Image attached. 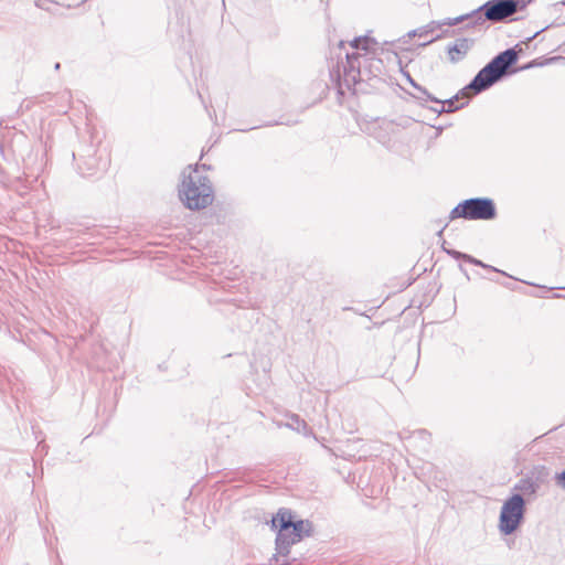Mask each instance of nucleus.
<instances>
[{
  "label": "nucleus",
  "instance_id": "12",
  "mask_svg": "<svg viewBox=\"0 0 565 565\" xmlns=\"http://www.w3.org/2000/svg\"><path fill=\"white\" fill-rule=\"evenodd\" d=\"M413 87L417 90V95H415V97L417 99H420V100H430V102H434V103H440V99L434 97L431 94L428 93V90L420 86L419 84L417 83H413Z\"/></svg>",
  "mask_w": 565,
  "mask_h": 565
},
{
  "label": "nucleus",
  "instance_id": "15",
  "mask_svg": "<svg viewBox=\"0 0 565 565\" xmlns=\"http://www.w3.org/2000/svg\"><path fill=\"white\" fill-rule=\"evenodd\" d=\"M555 480H556L557 486H559L561 488H563L565 490V470L562 471L561 473H557L555 476Z\"/></svg>",
  "mask_w": 565,
  "mask_h": 565
},
{
  "label": "nucleus",
  "instance_id": "23",
  "mask_svg": "<svg viewBox=\"0 0 565 565\" xmlns=\"http://www.w3.org/2000/svg\"><path fill=\"white\" fill-rule=\"evenodd\" d=\"M559 289H564L565 290V287H561Z\"/></svg>",
  "mask_w": 565,
  "mask_h": 565
},
{
  "label": "nucleus",
  "instance_id": "13",
  "mask_svg": "<svg viewBox=\"0 0 565 565\" xmlns=\"http://www.w3.org/2000/svg\"><path fill=\"white\" fill-rule=\"evenodd\" d=\"M459 99L458 96H455L452 98H449L445 102L440 100L439 104H441L440 110H438V114L441 113H452L457 109H459L461 106H457L456 102Z\"/></svg>",
  "mask_w": 565,
  "mask_h": 565
},
{
  "label": "nucleus",
  "instance_id": "20",
  "mask_svg": "<svg viewBox=\"0 0 565 565\" xmlns=\"http://www.w3.org/2000/svg\"><path fill=\"white\" fill-rule=\"evenodd\" d=\"M434 41H435V39H431V40H429V41L425 42L423 45H427V44H429V43H433Z\"/></svg>",
  "mask_w": 565,
  "mask_h": 565
},
{
  "label": "nucleus",
  "instance_id": "16",
  "mask_svg": "<svg viewBox=\"0 0 565 565\" xmlns=\"http://www.w3.org/2000/svg\"><path fill=\"white\" fill-rule=\"evenodd\" d=\"M429 32V30H424V31H413L409 33V35H419V36H425L427 33Z\"/></svg>",
  "mask_w": 565,
  "mask_h": 565
},
{
  "label": "nucleus",
  "instance_id": "14",
  "mask_svg": "<svg viewBox=\"0 0 565 565\" xmlns=\"http://www.w3.org/2000/svg\"><path fill=\"white\" fill-rule=\"evenodd\" d=\"M370 38L367 36H360L355 38L353 41L350 42L351 47L355 50H363L366 51L369 49Z\"/></svg>",
  "mask_w": 565,
  "mask_h": 565
},
{
  "label": "nucleus",
  "instance_id": "22",
  "mask_svg": "<svg viewBox=\"0 0 565 565\" xmlns=\"http://www.w3.org/2000/svg\"><path fill=\"white\" fill-rule=\"evenodd\" d=\"M343 45H344V42L340 41V47H342Z\"/></svg>",
  "mask_w": 565,
  "mask_h": 565
},
{
  "label": "nucleus",
  "instance_id": "7",
  "mask_svg": "<svg viewBox=\"0 0 565 565\" xmlns=\"http://www.w3.org/2000/svg\"><path fill=\"white\" fill-rule=\"evenodd\" d=\"M472 45L473 40L471 39H458L452 45H449L447 49L449 61L454 64L458 63L468 54Z\"/></svg>",
  "mask_w": 565,
  "mask_h": 565
},
{
  "label": "nucleus",
  "instance_id": "17",
  "mask_svg": "<svg viewBox=\"0 0 565 565\" xmlns=\"http://www.w3.org/2000/svg\"><path fill=\"white\" fill-rule=\"evenodd\" d=\"M520 6L519 9H523L527 3H530L532 0H519Z\"/></svg>",
  "mask_w": 565,
  "mask_h": 565
},
{
  "label": "nucleus",
  "instance_id": "24",
  "mask_svg": "<svg viewBox=\"0 0 565 565\" xmlns=\"http://www.w3.org/2000/svg\"><path fill=\"white\" fill-rule=\"evenodd\" d=\"M563 4H565V2H563Z\"/></svg>",
  "mask_w": 565,
  "mask_h": 565
},
{
  "label": "nucleus",
  "instance_id": "9",
  "mask_svg": "<svg viewBox=\"0 0 565 565\" xmlns=\"http://www.w3.org/2000/svg\"><path fill=\"white\" fill-rule=\"evenodd\" d=\"M541 488V481L537 477H526L520 479L514 489L520 491L523 495H535Z\"/></svg>",
  "mask_w": 565,
  "mask_h": 565
},
{
  "label": "nucleus",
  "instance_id": "18",
  "mask_svg": "<svg viewBox=\"0 0 565 565\" xmlns=\"http://www.w3.org/2000/svg\"><path fill=\"white\" fill-rule=\"evenodd\" d=\"M406 78H407L408 83H409L412 86H413V83H416V82L412 78V76H411L409 74H406Z\"/></svg>",
  "mask_w": 565,
  "mask_h": 565
},
{
  "label": "nucleus",
  "instance_id": "2",
  "mask_svg": "<svg viewBox=\"0 0 565 565\" xmlns=\"http://www.w3.org/2000/svg\"><path fill=\"white\" fill-rule=\"evenodd\" d=\"M179 196L190 210H201L209 206L214 199L213 189L207 177L203 175L198 166L183 171V181L179 189Z\"/></svg>",
  "mask_w": 565,
  "mask_h": 565
},
{
  "label": "nucleus",
  "instance_id": "19",
  "mask_svg": "<svg viewBox=\"0 0 565 565\" xmlns=\"http://www.w3.org/2000/svg\"><path fill=\"white\" fill-rule=\"evenodd\" d=\"M60 67H61V64H60V63H55V65H54V70H55V71H58V70H60Z\"/></svg>",
  "mask_w": 565,
  "mask_h": 565
},
{
  "label": "nucleus",
  "instance_id": "6",
  "mask_svg": "<svg viewBox=\"0 0 565 565\" xmlns=\"http://www.w3.org/2000/svg\"><path fill=\"white\" fill-rule=\"evenodd\" d=\"M525 500L522 494L515 493L508 498L500 512L499 530L504 535H510L518 530L524 519Z\"/></svg>",
  "mask_w": 565,
  "mask_h": 565
},
{
  "label": "nucleus",
  "instance_id": "5",
  "mask_svg": "<svg viewBox=\"0 0 565 565\" xmlns=\"http://www.w3.org/2000/svg\"><path fill=\"white\" fill-rule=\"evenodd\" d=\"M497 216L495 204L489 198H471L460 202L450 212V218L493 220Z\"/></svg>",
  "mask_w": 565,
  "mask_h": 565
},
{
  "label": "nucleus",
  "instance_id": "11",
  "mask_svg": "<svg viewBox=\"0 0 565 565\" xmlns=\"http://www.w3.org/2000/svg\"><path fill=\"white\" fill-rule=\"evenodd\" d=\"M289 419L290 420L286 424V426L288 428L294 429L297 433L303 434L305 436H313L315 437L312 429L298 415L292 414L289 416Z\"/></svg>",
  "mask_w": 565,
  "mask_h": 565
},
{
  "label": "nucleus",
  "instance_id": "21",
  "mask_svg": "<svg viewBox=\"0 0 565 565\" xmlns=\"http://www.w3.org/2000/svg\"><path fill=\"white\" fill-rule=\"evenodd\" d=\"M433 110H434V111H436V113H438V110H440V108H439V107H436V108H434Z\"/></svg>",
  "mask_w": 565,
  "mask_h": 565
},
{
  "label": "nucleus",
  "instance_id": "10",
  "mask_svg": "<svg viewBox=\"0 0 565 565\" xmlns=\"http://www.w3.org/2000/svg\"><path fill=\"white\" fill-rule=\"evenodd\" d=\"M446 253L450 256H452L455 259H463L470 264H473L476 266H480V267H483V268H487V269H490L492 271H497V273H502L504 274L503 271H500L499 269H497L495 267H492L490 265H487L484 263H482L481 260L468 255V254H465V253H461V252H458V250H455V249H446Z\"/></svg>",
  "mask_w": 565,
  "mask_h": 565
},
{
  "label": "nucleus",
  "instance_id": "4",
  "mask_svg": "<svg viewBox=\"0 0 565 565\" xmlns=\"http://www.w3.org/2000/svg\"><path fill=\"white\" fill-rule=\"evenodd\" d=\"M518 61V53L514 49H508L494 56L483 68H481L468 85V88L479 94L499 82L508 74L509 68Z\"/></svg>",
  "mask_w": 565,
  "mask_h": 565
},
{
  "label": "nucleus",
  "instance_id": "3",
  "mask_svg": "<svg viewBox=\"0 0 565 565\" xmlns=\"http://www.w3.org/2000/svg\"><path fill=\"white\" fill-rule=\"evenodd\" d=\"M309 522L294 521L290 510L280 509L277 514L271 519V527L278 530L276 537L277 554L270 562L279 563L280 556L286 557L289 553V547L301 540L303 532L309 531Z\"/></svg>",
  "mask_w": 565,
  "mask_h": 565
},
{
  "label": "nucleus",
  "instance_id": "1",
  "mask_svg": "<svg viewBox=\"0 0 565 565\" xmlns=\"http://www.w3.org/2000/svg\"><path fill=\"white\" fill-rule=\"evenodd\" d=\"M519 6V0H490L470 13L447 18L438 25L455 26L468 21L467 26L473 28L483 24L486 21L500 22L514 14Z\"/></svg>",
  "mask_w": 565,
  "mask_h": 565
},
{
  "label": "nucleus",
  "instance_id": "8",
  "mask_svg": "<svg viewBox=\"0 0 565 565\" xmlns=\"http://www.w3.org/2000/svg\"><path fill=\"white\" fill-rule=\"evenodd\" d=\"M361 57L360 53H345V62L342 63L345 77L353 81L356 79V76L360 74Z\"/></svg>",
  "mask_w": 565,
  "mask_h": 565
}]
</instances>
